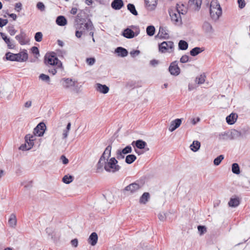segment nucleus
<instances>
[{
	"instance_id": "1",
	"label": "nucleus",
	"mask_w": 250,
	"mask_h": 250,
	"mask_svg": "<svg viewBox=\"0 0 250 250\" xmlns=\"http://www.w3.org/2000/svg\"><path fill=\"white\" fill-rule=\"evenodd\" d=\"M43 62L48 67L52 66L63 68L62 62L58 59L55 52H47L44 57Z\"/></svg>"
},
{
	"instance_id": "2",
	"label": "nucleus",
	"mask_w": 250,
	"mask_h": 250,
	"mask_svg": "<svg viewBox=\"0 0 250 250\" xmlns=\"http://www.w3.org/2000/svg\"><path fill=\"white\" fill-rule=\"evenodd\" d=\"M111 148L112 142L105 148L101 156L96 165V172L99 173L103 171L105 163H106V159H108L111 156Z\"/></svg>"
},
{
	"instance_id": "3",
	"label": "nucleus",
	"mask_w": 250,
	"mask_h": 250,
	"mask_svg": "<svg viewBox=\"0 0 250 250\" xmlns=\"http://www.w3.org/2000/svg\"><path fill=\"white\" fill-rule=\"evenodd\" d=\"M5 56L7 61L19 62H26L28 58L27 50L25 49L17 54L8 52L6 53Z\"/></svg>"
},
{
	"instance_id": "4",
	"label": "nucleus",
	"mask_w": 250,
	"mask_h": 250,
	"mask_svg": "<svg viewBox=\"0 0 250 250\" xmlns=\"http://www.w3.org/2000/svg\"><path fill=\"white\" fill-rule=\"evenodd\" d=\"M106 163L104 169L108 172H116L121 169V167L118 165V160L115 157L106 159Z\"/></svg>"
},
{
	"instance_id": "5",
	"label": "nucleus",
	"mask_w": 250,
	"mask_h": 250,
	"mask_svg": "<svg viewBox=\"0 0 250 250\" xmlns=\"http://www.w3.org/2000/svg\"><path fill=\"white\" fill-rule=\"evenodd\" d=\"M145 184V179L141 178L125 187L123 189V191L124 192L126 191L129 192L130 194H133L143 188Z\"/></svg>"
},
{
	"instance_id": "6",
	"label": "nucleus",
	"mask_w": 250,
	"mask_h": 250,
	"mask_svg": "<svg viewBox=\"0 0 250 250\" xmlns=\"http://www.w3.org/2000/svg\"><path fill=\"white\" fill-rule=\"evenodd\" d=\"M180 6L179 4L177 3L176 6V11L177 13H175L173 10H169L168 13L169 16L171 18V20L172 21H173L175 24L178 23L179 21L181 22L182 19L180 15L181 14H185L186 13L187 11L184 9H180Z\"/></svg>"
},
{
	"instance_id": "7",
	"label": "nucleus",
	"mask_w": 250,
	"mask_h": 250,
	"mask_svg": "<svg viewBox=\"0 0 250 250\" xmlns=\"http://www.w3.org/2000/svg\"><path fill=\"white\" fill-rule=\"evenodd\" d=\"M75 27L76 29L82 31V32H85V30H93L94 28L93 24L90 19L88 20V22L83 23V22H77L75 23Z\"/></svg>"
},
{
	"instance_id": "8",
	"label": "nucleus",
	"mask_w": 250,
	"mask_h": 250,
	"mask_svg": "<svg viewBox=\"0 0 250 250\" xmlns=\"http://www.w3.org/2000/svg\"><path fill=\"white\" fill-rule=\"evenodd\" d=\"M131 27L133 28H136L135 31H133L132 29L127 27L123 30L122 35L127 39H132L138 36L140 33L139 28L134 25H132Z\"/></svg>"
},
{
	"instance_id": "9",
	"label": "nucleus",
	"mask_w": 250,
	"mask_h": 250,
	"mask_svg": "<svg viewBox=\"0 0 250 250\" xmlns=\"http://www.w3.org/2000/svg\"><path fill=\"white\" fill-rule=\"evenodd\" d=\"M168 48L172 50L171 51H173L174 43L172 41H164L159 44V50L161 53L166 52Z\"/></svg>"
},
{
	"instance_id": "10",
	"label": "nucleus",
	"mask_w": 250,
	"mask_h": 250,
	"mask_svg": "<svg viewBox=\"0 0 250 250\" xmlns=\"http://www.w3.org/2000/svg\"><path fill=\"white\" fill-rule=\"evenodd\" d=\"M46 129V126L45 124L42 122H40L34 128L33 134L39 137H42L44 135Z\"/></svg>"
},
{
	"instance_id": "11",
	"label": "nucleus",
	"mask_w": 250,
	"mask_h": 250,
	"mask_svg": "<svg viewBox=\"0 0 250 250\" xmlns=\"http://www.w3.org/2000/svg\"><path fill=\"white\" fill-rule=\"evenodd\" d=\"M168 70L170 74L173 76H178L180 73V68L177 64V61L172 62L169 67Z\"/></svg>"
},
{
	"instance_id": "12",
	"label": "nucleus",
	"mask_w": 250,
	"mask_h": 250,
	"mask_svg": "<svg viewBox=\"0 0 250 250\" xmlns=\"http://www.w3.org/2000/svg\"><path fill=\"white\" fill-rule=\"evenodd\" d=\"M158 0H145V7L147 10L152 11L155 10Z\"/></svg>"
},
{
	"instance_id": "13",
	"label": "nucleus",
	"mask_w": 250,
	"mask_h": 250,
	"mask_svg": "<svg viewBox=\"0 0 250 250\" xmlns=\"http://www.w3.org/2000/svg\"><path fill=\"white\" fill-rule=\"evenodd\" d=\"M209 13L211 18L214 21H216L222 15V10L217 9L216 8H210Z\"/></svg>"
},
{
	"instance_id": "14",
	"label": "nucleus",
	"mask_w": 250,
	"mask_h": 250,
	"mask_svg": "<svg viewBox=\"0 0 250 250\" xmlns=\"http://www.w3.org/2000/svg\"><path fill=\"white\" fill-rule=\"evenodd\" d=\"M202 0H189L188 6L195 11H199L201 8Z\"/></svg>"
},
{
	"instance_id": "15",
	"label": "nucleus",
	"mask_w": 250,
	"mask_h": 250,
	"mask_svg": "<svg viewBox=\"0 0 250 250\" xmlns=\"http://www.w3.org/2000/svg\"><path fill=\"white\" fill-rule=\"evenodd\" d=\"M202 29L206 34H212L214 32L211 24L207 21H205L203 22Z\"/></svg>"
},
{
	"instance_id": "16",
	"label": "nucleus",
	"mask_w": 250,
	"mask_h": 250,
	"mask_svg": "<svg viewBox=\"0 0 250 250\" xmlns=\"http://www.w3.org/2000/svg\"><path fill=\"white\" fill-rule=\"evenodd\" d=\"M62 85L65 88H68L70 86H75L77 81H73L71 78H63L62 79Z\"/></svg>"
},
{
	"instance_id": "17",
	"label": "nucleus",
	"mask_w": 250,
	"mask_h": 250,
	"mask_svg": "<svg viewBox=\"0 0 250 250\" xmlns=\"http://www.w3.org/2000/svg\"><path fill=\"white\" fill-rule=\"evenodd\" d=\"M131 145L134 147H136L140 149H143L145 148L146 146H147V144L143 140L139 139L137 141H133L131 143Z\"/></svg>"
},
{
	"instance_id": "18",
	"label": "nucleus",
	"mask_w": 250,
	"mask_h": 250,
	"mask_svg": "<svg viewBox=\"0 0 250 250\" xmlns=\"http://www.w3.org/2000/svg\"><path fill=\"white\" fill-rule=\"evenodd\" d=\"M182 119H176L172 121L170 123V125L168 127V130L170 132L174 131L178 127H179L182 123Z\"/></svg>"
},
{
	"instance_id": "19",
	"label": "nucleus",
	"mask_w": 250,
	"mask_h": 250,
	"mask_svg": "<svg viewBox=\"0 0 250 250\" xmlns=\"http://www.w3.org/2000/svg\"><path fill=\"white\" fill-rule=\"evenodd\" d=\"M124 5V3L123 0H113L111 3L112 8L115 10L121 9Z\"/></svg>"
},
{
	"instance_id": "20",
	"label": "nucleus",
	"mask_w": 250,
	"mask_h": 250,
	"mask_svg": "<svg viewBox=\"0 0 250 250\" xmlns=\"http://www.w3.org/2000/svg\"><path fill=\"white\" fill-rule=\"evenodd\" d=\"M98 239V236L96 232H93L91 233L89 238H88L87 242L92 246L96 245Z\"/></svg>"
},
{
	"instance_id": "21",
	"label": "nucleus",
	"mask_w": 250,
	"mask_h": 250,
	"mask_svg": "<svg viewBox=\"0 0 250 250\" xmlns=\"http://www.w3.org/2000/svg\"><path fill=\"white\" fill-rule=\"evenodd\" d=\"M85 13L83 10H81L76 17L75 20V23L83 22L85 23L86 21V19L84 18Z\"/></svg>"
},
{
	"instance_id": "22",
	"label": "nucleus",
	"mask_w": 250,
	"mask_h": 250,
	"mask_svg": "<svg viewBox=\"0 0 250 250\" xmlns=\"http://www.w3.org/2000/svg\"><path fill=\"white\" fill-rule=\"evenodd\" d=\"M240 203V200L239 198L236 196H234V197H232L230 198L229 201L228 203V205L229 207L235 208L238 206Z\"/></svg>"
},
{
	"instance_id": "23",
	"label": "nucleus",
	"mask_w": 250,
	"mask_h": 250,
	"mask_svg": "<svg viewBox=\"0 0 250 250\" xmlns=\"http://www.w3.org/2000/svg\"><path fill=\"white\" fill-rule=\"evenodd\" d=\"M96 86L97 91L101 93L106 94L109 91V87L105 84H102L101 83H96Z\"/></svg>"
},
{
	"instance_id": "24",
	"label": "nucleus",
	"mask_w": 250,
	"mask_h": 250,
	"mask_svg": "<svg viewBox=\"0 0 250 250\" xmlns=\"http://www.w3.org/2000/svg\"><path fill=\"white\" fill-rule=\"evenodd\" d=\"M115 53H116L118 56L121 57H125L127 56L128 54V51L123 47H117L115 50Z\"/></svg>"
},
{
	"instance_id": "25",
	"label": "nucleus",
	"mask_w": 250,
	"mask_h": 250,
	"mask_svg": "<svg viewBox=\"0 0 250 250\" xmlns=\"http://www.w3.org/2000/svg\"><path fill=\"white\" fill-rule=\"evenodd\" d=\"M238 117L237 114L234 113H231L226 117L227 123L230 125H233L236 121Z\"/></svg>"
},
{
	"instance_id": "26",
	"label": "nucleus",
	"mask_w": 250,
	"mask_h": 250,
	"mask_svg": "<svg viewBox=\"0 0 250 250\" xmlns=\"http://www.w3.org/2000/svg\"><path fill=\"white\" fill-rule=\"evenodd\" d=\"M243 136V134L241 131H238L236 129H233L230 132L229 138L230 140H233Z\"/></svg>"
},
{
	"instance_id": "27",
	"label": "nucleus",
	"mask_w": 250,
	"mask_h": 250,
	"mask_svg": "<svg viewBox=\"0 0 250 250\" xmlns=\"http://www.w3.org/2000/svg\"><path fill=\"white\" fill-rule=\"evenodd\" d=\"M0 35L2 39L4 40L5 42L7 44V47L9 49H13L15 48V45L11 42L10 38H8L5 33L0 32Z\"/></svg>"
},
{
	"instance_id": "28",
	"label": "nucleus",
	"mask_w": 250,
	"mask_h": 250,
	"mask_svg": "<svg viewBox=\"0 0 250 250\" xmlns=\"http://www.w3.org/2000/svg\"><path fill=\"white\" fill-rule=\"evenodd\" d=\"M168 30L166 27L160 26L159 28V34H161L160 38L163 39H167L169 38L168 34L167 33Z\"/></svg>"
},
{
	"instance_id": "29",
	"label": "nucleus",
	"mask_w": 250,
	"mask_h": 250,
	"mask_svg": "<svg viewBox=\"0 0 250 250\" xmlns=\"http://www.w3.org/2000/svg\"><path fill=\"white\" fill-rule=\"evenodd\" d=\"M57 24L59 26H63L67 24V20L64 16H59L56 20Z\"/></svg>"
},
{
	"instance_id": "30",
	"label": "nucleus",
	"mask_w": 250,
	"mask_h": 250,
	"mask_svg": "<svg viewBox=\"0 0 250 250\" xmlns=\"http://www.w3.org/2000/svg\"><path fill=\"white\" fill-rule=\"evenodd\" d=\"M204 50V49L203 48H201L199 47H195L193 48H192L190 51V55L191 56L195 57L201 52H202Z\"/></svg>"
},
{
	"instance_id": "31",
	"label": "nucleus",
	"mask_w": 250,
	"mask_h": 250,
	"mask_svg": "<svg viewBox=\"0 0 250 250\" xmlns=\"http://www.w3.org/2000/svg\"><path fill=\"white\" fill-rule=\"evenodd\" d=\"M150 198V194L148 192H144L140 197L139 202L141 204H146Z\"/></svg>"
},
{
	"instance_id": "32",
	"label": "nucleus",
	"mask_w": 250,
	"mask_h": 250,
	"mask_svg": "<svg viewBox=\"0 0 250 250\" xmlns=\"http://www.w3.org/2000/svg\"><path fill=\"white\" fill-rule=\"evenodd\" d=\"M201 146L200 143L198 141H194L190 146V149L193 152L197 151Z\"/></svg>"
},
{
	"instance_id": "33",
	"label": "nucleus",
	"mask_w": 250,
	"mask_h": 250,
	"mask_svg": "<svg viewBox=\"0 0 250 250\" xmlns=\"http://www.w3.org/2000/svg\"><path fill=\"white\" fill-rule=\"evenodd\" d=\"M8 223L10 227L15 228L17 224V218L15 214L12 213L10 215L8 220Z\"/></svg>"
},
{
	"instance_id": "34",
	"label": "nucleus",
	"mask_w": 250,
	"mask_h": 250,
	"mask_svg": "<svg viewBox=\"0 0 250 250\" xmlns=\"http://www.w3.org/2000/svg\"><path fill=\"white\" fill-rule=\"evenodd\" d=\"M127 9L132 15L134 16H137L138 15L134 4L132 3H128L127 5Z\"/></svg>"
},
{
	"instance_id": "35",
	"label": "nucleus",
	"mask_w": 250,
	"mask_h": 250,
	"mask_svg": "<svg viewBox=\"0 0 250 250\" xmlns=\"http://www.w3.org/2000/svg\"><path fill=\"white\" fill-rule=\"evenodd\" d=\"M188 46V43L184 40H180L178 43V49L181 50H186Z\"/></svg>"
},
{
	"instance_id": "36",
	"label": "nucleus",
	"mask_w": 250,
	"mask_h": 250,
	"mask_svg": "<svg viewBox=\"0 0 250 250\" xmlns=\"http://www.w3.org/2000/svg\"><path fill=\"white\" fill-rule=\"evenodd\" d=\"M137 159L136 156L134 154L127 155L125 159V162L127 164L133 163Z\"/></svg>"
},
{
	"instance_id": "37",
	"label": "nucleus",
	"mask_w": 250,
	"mask_h": 250,
	"mask_svg": "<svg viewBox=\"0 0 250 250\" xmlns=\"http://www.w3.org/2000/svg\"><path fill=\"white\" fill-rule=\"evenodd\" d=\"M74 177L72 175H65L63 177L62 181L66 184H69L74 180Z\"/></svg>"
},
{
	"instance_id": "38",
	"label": "nucleus",
	"mask_w": 250,
	"mask_h": 250,
	"mask_svg": "<svg viewBox=\"0 0 250 250\" xmlns=\"http://www.w3.org/2000/svg\"><path fill=\"white\" fill-rule=\"evenodd\" d=\"M15 38L17 41H18L21 45H24L28 42V41H26V37H24L18 35L15 37Z\"/></svg>"
},
{
	"instance_id": "39",
	"label": "nucleus",
	"mask_w": 250,
	"mask_h": 250,
	"mask_svg": "<svg viewBox=\"0 0 250 250\" xmlns=\"http://www.w3.org/2000/svg\"><path fill=\"white\" fill-rule=\"evenodd\" d=\"M146 32L149 36H152L155 34V28L153 25H149L146 27Z\"/></svg>"
},
{
	"instance_id": "40",
	"label": "nucleus",
	"mask_w": 250,
	"mask_h": 250,
	"mask_svg": "<svg viewBox=\"0 0 250 250\" xmlns=\"http://www.w3.org/2000/svg\"><path fill=\"white\" fill-rule=\"evenodd\" d=\"M232 172L235 174H239L240 173V167L237 163H233L231 166Z\"/></svg>"
},
{
	"instance_id": "41",
	"label": "nucleus",
	"mask_w": 250,
	"mask_h": 250,
	"mask_svg": "<svg viewBox=\"0 0 250 250\" xmlns=\"http://www.w3.org/2000/svg\"><path fill=\"white\" fill-rule=\"evenodd\" d=\"M210 8H216L217 9L222 10L219 3L217 0H212L210 4Z\"/></svg>"
},
{
	"instance_id": "42",
	"label": "nucleus",
	"mask_w": 250,
	"mask_h": 250,
	"mask_svg": "<svg viewBox=\"0 0 250 250\" xmlns=\"http://www.w3.org/2000/svg\"><path fill=\"white\" fill-rule=\"evenodd\" d=\"M224 156L223 155H220L215 158L213 160V164L215 166H218L220 164L222 161L224 159Z\"/></svg>"
},
{
	"instance_id": "43",
	"label": "nucleus",
	"mask_w": 250,
	"mask_h": 250,
	"mask_svg": "<svg viewBox=\"0 0 250 250\" xmlns=\"http://www.w3.org/2000/svg\"><path fill=\"white\" fill-rule=\"evenodd\" d=\"M39 77V79L42 80V81L48 83H49L50 79L48 75L42 73L40 75Z\"/></svg>"
},
{
	"instance_id": "44",
	"label": "nucleus",
	"mask_w": 250,
	"mask_h": 250,
	"mask_svg": "<svg viewBox=\"0 0 250 250\" xmlns=\"http://www.w3.org/2000/svg\"><path fill=\"white\" fill-rule=\"evenodd\" d=\"M7 31L11 36L14 35L17 32V30L14 29L13 25L10 24L7 27Z\"/></svg>"
},
{
	"instance_id": "45",
	"label": "nucleus",
	"mask_w": 250,
	"mask_h": 250,
	"mask_svg": "<svg viewBox=\"0 0 250 250\" xmlns=\"http://www.w3.org/2000/svg\"><path fill=\"white\" fill-rule=\"evenodd\" d=\"M125 153H123L121 149H118L116 151V159L117 160H121L125 158Z\"/></svg>"
},
{
	"instance_id": "46",
	"label": "nucleus",
	"mask_w": 250,
	"mask_h": 250,
	"mask_svg": "<svg viewBox=\"0 0 250 250\" xmlns=\"http://www.w3.org/2000/svg\"><path fill=\"white\" fill-rule=\"evenodd\" d=\"M205 77L206 76L205 75H200L199 77H197L196 78V83H197L199 84L203 83L205 81Z\"/></svg>"
},
{
	"instance_id": "47",
	"label": "nucleus",
	"mask_w": 250,
	"mask_h": 250,
	"mask_svg": "<svg viewBox=\"0 0 250 250\" xmlns=\"http://www.w3.org/2000/svg\"><path fill=\"white\" fill-rule=\"evenodd\" d=\"M198 230L200 235H202L207 232V228L205 226L199 225L197 227Z\"/></svg>"
},
{
	"instance_id": "48",
	"label": "nucleus",
	"mask_w": 250,
	"mask_h": 250,
	"mask_svg": "<svg viewBox=\"0 0 250 250\" xmlns=\"http://www.w3.org/2000/svg\"><path fill=\"white\" fill-rule=\"evenodd\" d=\"M35 40L37 42H40L42 39V34L41 32H38L35 35Z\"/></svg>"
},
{
	"instance_id": "49",
	"label": "nucleus",
	"mask_w": 250,
	"mask_h": 250,
	"mask_svg": "<svg viewBox=\"0 0 250 250\" xmlns=\"http://www.w3.org/2000/svg\"><path fill=\"white\" fill-rule=\"evenodd\" d=\"M36 7L41 12H43L45 10V6L42 2H38L37 3Z\"/></svg>"
},
{
	"instance_id": "50",
	"label": "nucleus",
	"mask_w": 250,
	"mask_h": 250,
	"mask_svg": "<svg viewBox=\"0 0 250 250\" xmlns=\"http://www.w3.org/2000/svg\"><path fill=\"white\" fill-rule=\"evenodd\" d=\"M123 153H125V154H127L128 153H130L132 152V147L128 145L126 146L125 148L122 149H121Z\"/></svg>"
},
{
	"instance_id": "51",
	"label": "nucleus",
	"mask_w": 250,
	"mask_h": 250,
	"mask_svg": "<svg viewBox=\"0 0 250 250\" xmlns=\"http://www.w3.org/2000/svg\"><path fill=\"white\" fill-rule=\"evenodd\" d=\"M31 52L36 55V58H38V56H40V51L38 48L36 46H33L31 48Z\"/></svg>"
},
{
	"instance_id": "52",
	"label": "nucleus",
	"mask_w": 250,
	"mask_h": 250,
	"mask_svg": "<svg viewBox=\"0 0 250 250\" xmlns=\"http://www.w3.org/2000/svg\"><path fill=\"white\" fill-rule=\"evenodd\" d=\"M55 54H56V56L60 58H63V55L66 54V52L64 50H62L60 49H58L56 50V52H55Z\"/></svg>"
},
{
	"instance_id": "53",
	"label": "nucleus",
	"mask_w": 250,
	"mask_h": 250,
	"mask_svg": "<svg viewBox=\"0 0 250 250\" xmlns=\"http://www.w3.org/2000/svg\"><path fill=\"white\" fill-rule=\"evenodd\" d=\"M35 135L28 134L25 135L24 137L25 142H27V140H31V141H34L35 140Z\"/></svg>"
},
{
	"instance_id": "54",
	"label": "nucleus",
	"mask_w": 250,
	"mask_h": 250,
	"mask_svg": "<svg viewBox=\"0 0 250 250\" xmlns=\"http://www.w3.org/2000/svg\"><path fill=\"white\" fill-rule=\"evenodd\" d=\"M96 60L94 58L90 57L87 58L86 59V63L89 65H92L95 62Z\"/></svg>"
},
{
	"instance_id": "55",
	"label": "nucleus",
	"mask_w": 250,
	"mask_h": 250,
	"mask_svg": "<svg viewBox=\"0 0 250 250\" xmlns=\"http://www.w3.org/2000/svg\"><path fill=\"white\" fill-rule=\"evenodd\" d=\"M189 61V56L187 55H184L180 58V62L181 63H186Z\"/></svg>"
},
{
	"instance_id": "56",
	"label": "nucleus",
	"mask_w": 250,
	"mask_h": 250,
	"mask_svg": "<svg viewBox=\"0 0 250 250\" xmlns=\"http://www.w3.org/2000/svg\"><path fill=\"white\" fill-rule=\"evenodd\" d=\"M22 8V4L21 2H19L18 3H16L15 5V10L18 12H20Z\"/></svg>"
},
{
	"instance_id": "57",
	"label": "nucleus",
	"mask_w": 250,
	"mask_h": 250,
	"mask_svg": "<svg viewBox=\"0 0 250 250\" xmlns=\"http://www.w3.org/2000/svg\"><path fill=\"white\" fill-rule=\"evenodd\" d=\"M158 218L159 220L161 221L164 222L166 221L167 218L166 213L164 212H160L158 214Z\"/></svg>"
},
{
	"instance_id": "58",
	"label": "nucleus",
	"mask_w": 250,
	"mask_h": 250,
	"mask_svg": "<svg viewBox=\"0 0 250 250\" xmlns=\"http://www.w3.org/2000/svg\"><path fill=\"white\" fill-rule=\"evenodd\" d=\"M238 7L240 9H243L246 6V2L245 0H237Z\"/></svg>"
},
{
	"instance_id": "59",
	"label": "nucleus",
	"mask_w": 250,
	"mask_h": 250,
	"mask_svg": "<svg viewBox=\"0 0 250 250\" xmlns=\"http://www.w3.org/2000/svg\"><path fill=\"white\" fill-rule=\"evenodd\" d=\"M140 54V51L139 50H132L130 52L131 56L133 58L135 57L136 56L139 55Z\"/></svg>"
},
{
	"instance_id": "60",
	"label": "nucleus",
	"mask_w": 250,
	"mask_h": 250,
	"mask_svg": "<svg viewBox=\"0 0 250 250\" xmlns=\"http://www.w3.org/2000/svg\"><path fill=\"white\" fill-rule=\"evenodd\" d=\"M8 22L7 19H3L0 18V27H2L6 25Z\"/></svg>"
},
{
	"instance_id": "61",
	"label": "nucleus",
	"mask_w": 250,
	"mask_h": 250,
	"mask_svg": "<svg viewBox=\"0 0 250 250\" xmlns=\"http://www.w3.org/2000/svg\"><path fill=\"white\" fill-rule=\"evenodd\" d=\"M31 148H29V146L26 145V143H24L22 144L19 147V149L21 150L22 151H25L30 149Z\"/></svg>"
},
{
	"instance_id": "62",
	"label": "nucleus",
	"mask_w": 250,
	"mask_h": 250,
	"mask_svg": "<svg viewBox=\"0 0 250 250\" xmlns=\"http://www.w3.org/2000/svg\"><path fill=\"white\" fill-rule=\"evenodd\" d=\"M55 67H53V68H50L49 69H48V72L50 73H51L53 75H55L57 72V69L58 68L57 66H55Z\"/></svg>"
},
{
	"instance_id": "63",
	"label": "nucleus",
	"mask_w": 250,
	"mask_h": 250,
	"mask_svg": "<svg viewBox=\"0 0 250 250\" xmlns=\"http://www.w3.org/2000/svg\"><path fill=\"white\" fill-rule=\"evenodd\" d=\"M70 243L73 247L76 248L78 245V240L77 238L73 239L71 241Z\"/></svg>"
},
{
	"instance_id": "64",
	"label": "nucleus",
	"mask_w": 250,
	"mask_h": 250,
	"mask_svg": "<svg viewBox=\"0 0 250 250\" xmlns=\"http://www.w3.org/2000/svg\"><path fill=\"white\" fill-rule=\"evenodd\" d=\"M61 159L64 165H66L69 163L68 159L64 155H62Z\"/></svg>"
}]
</instances>
